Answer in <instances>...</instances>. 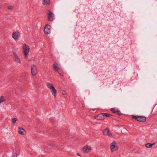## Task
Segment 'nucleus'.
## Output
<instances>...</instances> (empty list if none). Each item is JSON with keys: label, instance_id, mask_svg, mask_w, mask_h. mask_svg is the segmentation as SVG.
<instances>
[{"label": "nucleus", "instance_id": "nucleus-23", "mask_svg": "<svg viewBox=\"0 0 157 157\" xmlns=\"http://www.w3.org/2000/svg\"><path fill=\"white\" fill-rule=\"evenodd\" d=\"M13 8V6H10L8 7V8L10 10H12Z\"/></svg>", "mask_w": 157, "mask_h": 157}, {"label": "nucleus", "instance_id": "nucleus-17", "mask_svg": "<svg viewBox=\"0 0 157 157\" xmlns=\"http://www.w3.org/2000/svg\"><path fill=\"white\" fill-rule=\"evenodd\" d=\"M50 3V0H44L43 1V5H49Z\"/></svg>", "mask_w": 157, "mask_h": 157}, {"label": "nucleus", "instance_id": "nucleus-14", "mask_svg": "<svg viewBox=\"0 0 157 157\" xmlns=\"http://www.w3.org/2000/svg\"><path fill=\"white\" fill-rule=\"evenodd\" d=\"M155 143L152 144L147 143L146 144L145 146L147 148H151L153 146L155 145Z\"/></svg>", "mask_w": 157, "mask_h": 157}, {"label": "nucleus", "instance_id": "nucleus-6", "mask_svg": "<svg viewBox=\"0 0 157 157\" xmlns=\"http://www.w3.org/2000/svg\"><path fill=\"white\" fill-rule=\"evenodd\" d=\"M31 72L32 75H35L36 74V67L34 65L32 66Z\"/></svg>", "mask_w": 157, "mask_h": 157}, {"label": "nucleus", "instance_id": "nucleus-13", "mask_svg": "<svg viewBox=\"0 0 157 157\" xmlns=\"http://www.w3.org/2000/svg\"><path fill=\"white\" fill-rule=\"evenodd\" d=\"M18 132L21 134H23L25 132V130L23 128L19 127L18 128Z\"/></svg>", "mask_w": 157, "mask_h": 157}, {"label": "nucleus", "instance_id": "nucleus-16", "mask_svg": "<svg viewBox=\"0 0 157 157\" xmlns=\"http://www.w3.org/2000/svg\"><path fill=\"white\" fill-rule=\"evenodd\" d=\"M47 87L50 89H51L52 87H54V86L52 84H51L49 83H47Z\"/></svg>", "mask_w": 157, "mask_h": 157}, {"label": "nucleus", "instance_id": "nucleus-8", "mask_svg": "<svg viewBox=\"0 0 157 157\" xmlns=\"http://www.w3.org/2000/svg\"><path fill=\"white\" fill-rule=\"evenodd\" d=\"M137 121L140 122H145L146 120V117L143 116H138Z\"/></svg>", "mask_w": 157, "mask_h": 157}, {"label": "nucleus", "instance_id": "nucleus-15", "mask_svg": "<svg viewBox=\"0 0 157 157\" xmlns=\"http://www.w3.org/2000/svg\"><path fill=\"white\" fill-rule=\"evenodd\" d=\"M44 31L45 34H48L50 33V30L46 28H44Z\"/></svg>", "mask_w": 157, "mask_h": 157}, {"label": "nucleus", "instance_id": "nucleus-7", "mask_svg": "<svg viewBox=\"0 0 157 157\" xmlns=\"http://www.w3.org/2000/svg\"><path fill=\"white\" fill-rule=\"evenodd\" d=\"M20 34L18 32H14L13 33L12 37L15 40H17L19 38Z\"/></svg>", "mask_w": 157, "mask_h": 157}, {"label": "nucleus", "instance_id": "nucleus-1", "mask_svg": "<svg viewBox=\"0 0 157 157\" xmlns=\"http://www.w3.org/2000/svg\"><path fill=\"white\" fill-rule=\"evenodd\" d=\"M23 53L25 55V58L27 59L28 58V54L29 51V48L28 46H27L25 44L23 45Z\"/></svg>", "mask_w": 157, "mask_h": 157}, {"label": "nucleus", "instance_id": "nucleus-3", "mask_svg": "<svg viewBox=\"0 0 157 157\" xmlns=\"http://www.w3.org/2000/svg\"><path fill=\"white\" fill-rule=\"evenodd\" d=\"M48 17V21H52L54 19V14L49 10L47 12Z\"/></svg>", "mask_w": 157, "mask_h": 157}, {"label": "nucleus", "instance_id": "nucleus-12", "mask_svg": "<svg viewBox=\"0 0 157 157\" xmlns=\"http://www.w3.org/2000/svg\"><path fill=\"white\" fill-rule=\"evenodd\" d=\"M91 150V149L90 148H88L87 146H85L83 147L82 149V150L84 153H88L90 150Z\"/></svg>", "mask_w": 157, "mask_h": 157}, {"label": "nucleus", "instance_id": "nucleus-28", "mask_svg": "<svg viewBox=\"0 0 157 157\" xmlns=\"http://www.w3.org/2000/svg\"><path fill=\"white\" fill-rule=\"evenodd\" d=\"M59 135H60V136H62V135H61V134H59Z\"/></svg>", "mask_w": 157, "mask_h": 157}, {"label": "nucleus", "instance_id": "nucleus-5", "mask_svg": "<svg viewBox=\"0 0 157 157\" xmlns=\"http://www.w3.org/2000/svg\"><path fill=\"white\" fill-rule=\"evenodd\" d=\"M103 113H101L98 114L97 116H95L94 118L98 120H103L105 118Z\"/></svg>", "mask_w": 157, "mask_h": 157}, {"label": "nucleus", "instance_id": "nucleus-29", "mask_svg": "<svg viewBox=\"0 0 157 157\" xmlns=\"http://www.w3.org/2000/svg\"><path fill=\"white\" fill-rule=\"evenodd\" d=\"M53 135H54V136H56H56H57L56 135V134H54Z\"/></svg>", "mask_w": 157, "mask_h": 157}, {"label": "nucleus", "instance_id": "nucleus-4", "mask_svg": "<svg viewBox=\"0 0 157 157\" xmlns=\"http://www.w3.org/2000/svg\"><path fill=\"white\" fill-rule=\"evenodd\" d=\"M116 143L115 141H113L111 144L110 148L112 152L116 151L118 149V147L116 145Z\"/></svg>", "mask_w": 157, "mask_h": 157}, {"label": "nucleus", "instance_id": "nucleus-22", "mask_svg": "<svg viewBox=\"0 0 157 157\" xmlns=\"http://www.w3.org/2000/svg\"><path fill=\"white\" fill-rule=\"evenodd\" d=\"M17 120V119L16 118H14L12 119V121L13 123H14L16 122V121Z\"/></svg>", "mask_w": 157, "mask_h": 157}, {"label": "nucleus", "instance_id": "nucleus-26", "mask_svg": "<svg viewBox=\"0 0 157 157\" xmlns=\"http://www.w3.org/2000/svg\"><path fill=\"white\" fill-rule=\"evenodd\" d=\"M62 94L64 95H66V92L65 91H63L62 92Z\"/></svg>", "mask_w": 157, "mask_h": 157}, {"label": "nucleus", "instance_id": "nucleus-25", "mask_svg": "<svg viewBox=\"0 0 157 157\" xmlns=\"http://www.w3.org/2000/svg\"><path fill=\"white\" fill-rule=\"evenodd\" d=\"M18 155H17V153H15L14 154V157H17V156Z\"/></svg>", "mask_w": 157, "mask_h": 157}, {"label": "nucleus", "instance_id": "nucleus-24", "mask_svg": "<svg viewBox=\"0 0 157 157\" xmlns=\"http://www.w3.org/2000/svg\"><path fill=\"white\" fill-rule=\"evenodd\" d=\"M117 113L118 114L119 116H120L122 114V113L118 110V112H117Z\"/></svg>", "mask_w": 157, "mask_h": 157}, {"label": "nucleus", "instance_id": "nucleus-11", "mask_svg": "<svg viewBox=\"0 0 157 157\" xmlns=\"http://www.w3.org/2000/svg\"><path fill=\"white\" fill-rule=\"evenodd\" d=\"M52 94L55 97L56 96V90L55 88V87H52L51 89L50 90Z\"/></svg>", "mask_w": 157, "mask_h": 157}, {"label": "nucleus", "instance_id": "nucleus-20", "mask_svg": "<svg viewBox=\"0 0 157 157\" xmlns=\"http://www.w3.org/2000/svg\"><path fill=\"white\" fill-rule=\"evenodd\" d=\"M132 119L136 120L137 121L138 118V116L136 115H132L131 116Z\"/></svg>", "mask_w": 157, "mask_h": 157}, {"label": "nucleus", "instance_id": "nucleus-19", "mask_svg": "<svg viewBox=\"0 0 157 157\" xmlns=\"http://www.w3.org/2000/svg\"><path fill=\"white\" fill-rule=\"evenodd\" d=\"M103 114L104 115V117H109L111 116H112V115L108 113H103Z\"/></svg>", "mask_w": 157, "mask_h": 157}, {"label": "nucleus", "instance_id": "nucleus-10", "mask_svg": "<svg viewBox=\"0 0 157 157\" xmlns=\"http://www.w3.org/2000/svg\"><path fill=\"white\" fill-rule=\"evenodd\" d=\"M14 59L15 61L17 63H21V60L18 58V56L15 53H14Z\"/></svg>", "mask_w": 157, "mask_h": 157}, {"label": "nucleus", "instance_id": "nucleus-27", "mask_svg": "<svg viewBox=\"0 0 157 157\" xmlns=\"http://www.w3.org/2000/svg\"><path fill=\"white\" fill-rule=\"evenodd\" d=\"M77 155L78 156H81V155H80L78 153H77Z\"/></svg>", "mask_w": 157, "mask_h": 157}, {"label": "nucleus", "instance_id": "nucleus-2", "mask_svg": "<svg viewBox=\"0 0 157 157\" xmlns=\"http://www.w3.org/2000/svg\"><path fill=\"white\" fill-rule=\"evenodd\" d=\"M58 64L57 63L55 62L53 65V67L55 70L57 71L59 74L62 76H63V74L62 73V71L61 69L58 67Z\"/></svg>", "mask_w": 157, "mask_h": 157}, {"label": "nucleus", "instance_id": "nucleus-9", "mask_svg": "<svg viewBox=\"0 0 157 157\" xmlns=\"http://www.w3.org/2000/svg\"><path fill=\"white\" fill-rule=\"evenodd\" d=\"M103 134L105 135H108L110 137L112 136V135L111 133L109 130L107 128H106L103 131Z\"/></svg>", "mask_w": 157, "mask_h": 157}, {"label": "nucleus", "instance_id": "nucleus-21", "mask_svg": "<svg viewBox=\"0 0 157 157\" xmlns=\"http://www.w3.org/2000/svg\"><path fill=\"white\" fill-rule=\"evenodd\" d=\"M51 26L47 24L46 25L44 28H46L47 29H48L50 30V29H51Z\"/></svg>", "mask_w": 157, "mask_h": 157}, {"label": "nucleus", "instance_id": "nucleus-18", "mask_svg": "<svg viewBox=\"0 0 157 157\" xmlns=\"http://www.w3.org/2000/svg\"><path fill=\"white\" fill-rule=\"evenodd\" d=\"M111 111L114 113H117V112H118V110L114 108L111 109Z\"/></svg>", "mask_w": 157, "mask_h": 157}]
</instances>
